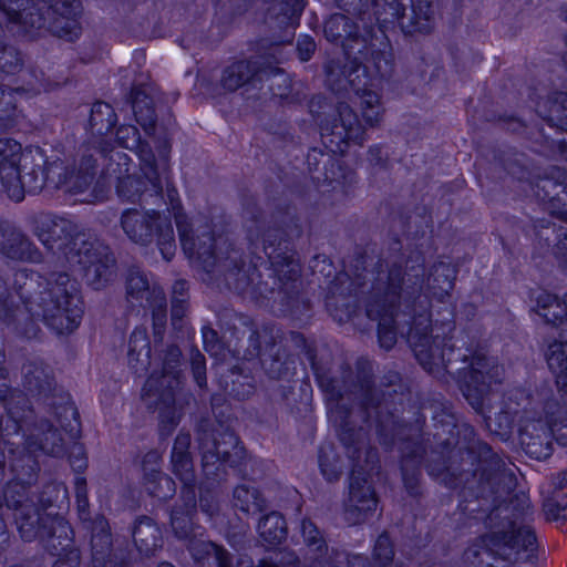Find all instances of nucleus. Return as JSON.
Listing matches in <instances>:
<instances>
[{
	"label": "nucleus",
	"mask_w": 567,
	"mask_h": 567,
	"mask_svg": "<svg viewBox=\"0 0 567 567\" xmlns=\"http://www.w3.org/2000/svg\"><path fill=\"white\" fill-rule=\"evenodd\" d=\"M533 311L546 323L563 326L558 338L548 346L546 355L548 367L556 375L561 396L567 401V296L560 301L555 296L542 291L536 298Z\"/></svg>",
	"instance_id": "5"
},
{
	"label": "nucleus",
	"mask_w": 567,
	"mask_h": 567,
	"mask_svg": "<svg viewBox=\"0 0 567 567\" xmlns=\"http://www.w3.org/2000/svg\"><path fill=\"white\" fill-rule=\"evenodd\" d=\"M190 436L179 434L173 445L172 464L175 474L185 483L193 482L192 461L188 454Z\"/></svg>",
	"instance_id": "19"
},
{
	"label": "nucleus",
	"mask_w": 567,
	"mask_h": 567,
	"mask_svg": "<svg viewBox=\"0 0 567 567\" xmlns=\"http://www.w3.org/2000/svg\"><path fill=\"white\" fill-rule=\"evenodd\" d=\"M551 436L563 444L567 445V425L557 429V424L550 425L543 420L526 421L519 430L520 443L526 446L527 452L537 454V450H533L536 445V440L539 444H548Z\"/></svg>",
	"instance_id": "14"
},
{
	"label": "nucleus",
	"mask_w": 567,
	"mask_h": 567,
	"mask_svg": "<svg viewBox=\"0 0 567 567\" xmlns=\"http://www.w3.org/2000/svg\"><path fill=\"white\" fill-rule=\"evenodd\" d=\"M49 435H50L51 437H54V436H55V432H49Z\"/></svg>",
	"instance_id": "60"
},
{
	"label": "nucleus",
	"mask_w": 567,
	"mask_h": 567,
	"mask_svg": "<svg viewBox=\"0 0 567 567\" xmlns=\"http://www.w3.org/2000/svg\"><path fill=\"white\" fill-rule=\"evenodd\" d=\"M159 484L161 485L165 484L167 487H169L172 484V481L169 477L162 475V476H159Z\"/></svg>",
	"instance_id": "50"
},
{
	"label": "nucleus",
	"mask_w": 567,
	"mask_h": 567,
	"mask_svg": "<svg viewBox=\"0 0 567 567\" xmlns=\"http://www.w3.org/2000/svg\"><path fill=\"white\" fill-rule=\"evenodd\" d=\"M503 372V368L497 365L494 360L477 357L472 363L470 380L463 389L464 395L468 402L475 408L478 406L480 401L475 392L481 396L486 389L491 388L492 383L499 381Z\"/></svg>",
	"instance_id": "13"
},
{
	"label": "nucleus",
	"mask_w": 567,
	"mask_h": 567,
	"mask_svg": "<svg viewBox=\"0 0 567 567\" xmlns=\"http://www.w3.org/2000/svg\"><path fill=\"white\" fill-rule=\"evenodd\" d=\"M103 109H105L107 113H111V111H112V110H111V107H110V105L104 104V103H97V104H95V105H94V107H93V111H92V112H93V115H94L96 112H102V111H103Z\"/></svg>",
	"instance_id": "45"
},
{
	"label": "nucleus",
	"mask_w": 567,
	"mask_h": 567,
	"mask_svg": "<svg viewBox=\"0 0 567 567\" xmlns=\"http://www.w3.org/2000/svg\"><path fill=\"white\" fill-rule=\"evenodd\" d=\"M377 508V499L371 486L363 482H351L347 508V519L351 524L363 522L369 513Z\"/></svg>",
	"instance_id": "15"
},
{
	"label": "nucleus",
	"mask_w": 567,
	"mask_h": 567,
	"mask_svg": "<svg viewBox=\"0 0 567 567\" xmlns=\"http://www.w3.org/2000/svg\"><path fill=\"white\" fill-rule=\"evenodd\" d=\"M528 542L532 535L516 527L512 520H502L482 538L485 550L493 557L492 567H514L519 554V538Z\"/></svg>",
	"instance_id": "9"
},
{
	"label": "nucleus",
	"mask_w": 567,
	"mask_h": 567,
	"mask_svg": "<svg viewBox=\"0 0 567 567\" xmlns=\"http://www.w3.org/2000/svg\"><path fill=\"white\" fill-rule=\"evenodd\" d=\"M235 504L246 513H256L261 511L264 501L256 489L246 485H240L234 491Z\"/></svg>",
	"instance_id": "24"
},
{
	"label": "nucleus",
	"mask_w": 567,
	"mask_h": 567,
	"mask_svg": "<svg viewBox=\"0 0 567 567\" xmlns=\"http://www.w3.org/2000/svg\"><path fill=\"white\" fill-rule=\"evenodd\" d=\"M193 369L197 383L202 385L204 380V358L200 354L194 358Z\"/></svg>",
	"instance_id": "41"
},
{
	"label": "nucleus",
	"mask_w": 567,
	"mask_h": 567,
	"mask_svg": "<svg viewBox=\"0 0 567 567\" xmlns=\"http://www.w3.org/2000/svg\"><path fill=\"white\" fill-rule=\"evenodd\" d=\"M174 292L183 293L186 290V282L185 281H177L175 282L173 287Z\"/></svg>",
	"instance_id": "46"
},
{
	"label": "nucleus",
	"mask_w": 567,
	"mask_h": 567,
	"mask_svg": "<svg viewBox=\"0 0 567 567\" xmlns=\"http://www.w3.org/2000/svg\"><path fill=\"white\" fill-rule=\"evenodd\" d=\"M21 427V425L17 424V426H14L13 429V433H18V430Z\"/></svg>",
	"instance_id": "57"
},
{
	"label": "nucleus",
	"mask_w": 567,
	"mask_h": 567,
	"mask_svg": "<svg viewBox=\"0 0 567 567\" xmlns=\"http://www.w3.org/2000/svg\"><path fill=\"white\" fill-rule=\"evenodd\" d=\"M142 529H143V523H140V525L133 532L134 542L136 544H138V542L141 540L140 535L143 533Z\"/></svg>",
	"instance_id": "47"
},
{
	"label": "nucleus",
	"mask_w": 567,
	"mask_h": 567,
	"mask_svg": "<svg viewBox=\"0 0 567 567\" xmlns=\"http://www.w3.org/2000/svg\"><path fill=\"white\" fill-rule=\"evenodd\" d=\"M258 532L260 537L269 545L279 544L287 534L284 517L278 513L267 515L259 522Z\"/></svg>",
	"instance_id": "21"
},
{
	"label": "nucleus",
	"mask_w": 567,
	"mask_h": 567,
	"mask_svg": "<svg viewBox=\"0 0 567 567\" xmlns=\"http://www.w3.org/2000/svg\"><path fill=\"white\" fill-rule=\"evenodd\" d=\"M87 177L68 172L61 162L47 163L40 147L23 148L11 138H0V183L14 200L20 202L27 193L35 194L45 186L81 193Z\"/></svg>",
	"instance_id": "2"
},
{
	"label": "nucleus",
	"mask_w": 567,
	"mask_h": 567,
	"mask_svg": "<svg viewBox=\"0 0 567 567\" xmlns=\"http://www.w3.org/2000/svg\"><path fill=\"white\" fill-rule=\"evenodd\" d=\"M157 378H155L154 375H152L145 383L144 388H143V396H148L151 398L152 395H159L161 398H164L166 396V393L165 391H159L158 388H156L157 385Z\"/></svg>",
	"instance_id": "38"
},
{
	"label": "nucleus",
	"mask_w": 567,
	"mask_h": 567,
	"mask_svg": "<svg viewBox=\"0 0 567 567\" xmlns=\"http://www.w3.org/2000/svg\"><path fill=\"white\" fill-rule=\"evenodd\" d=\"M298 53L301 61H308L315 52L316 44L310 37H302L298 40Z\"/></svg>",
	"instance_id": "36"
},
{
	"label": "nucleus",
	"mask_w": 567,
	"mask_h": 567,
	"mask_svg": "<svg viewBox=\"0 0 567 567\" xmlns=\"http://www.w3.org/2000/svg\"><path fill=\"white\" fill-rule=\"evenodd\" d=\"M115 156L118 158V161H123L124 162L123 164L126 165V159H127L126 154L121 153V152H116Z\"/></svg>",
	"instance_id": "51"
},
{
	"label": "nucleus",
	"mask_w": 567,
	"mask_h": 567,
	"mask_svg": "<svg viewBox=\"0 0 567 567\" xmlns=\"http://www.w3.org/2000/svg\"><path fill=\"white\" fill-rule=\"evenodd\" d=\"M215 462L229 463L230 465H233V461H230L229 452L225 449H221L220 444H218L216 446V453H212V452L207 451V452H204V454H203V466L207 473H208L209 465L215 464Z\"/></svg>",
	"instance_id": "32"
},
{
	"label": "nucleus",
	"mask_w": 567,
	"mask_h": 567,
	"mask_svg": "<svg viewBox=\"0 0 567 567\" xmlns=\"http://www.w3.org/2000/svg\"><path fill=\"white\" fill-rule=\"evenodd\" d=\"M142 171L145 178L152 187V190L157 193L161 189V185L157 177V172L154 166V157L152 154L141 155Z\"/></svg>",
	"instance_id": "30"
},
{
	"label": "nucleus",
	"mask_w": 567,
	"mask_h": 567,
	"mask_svg": "<svg viewBox=\"0 0 567 567\" xmlns=\"http://www.w3.org/2000/svg\"><path fill=\"white\" fill-rule=\"evenodd\" d=\"M388 65L389 60L383 54L373 53L364 64L353 65L348 70V82L360 100L362 116L370 126L381 118L380 99L373 89L380 83V76Z\"/></svg>",
	"instance_id": "7"
},
{
	"label": "nucleus",
	"mask_w": 567,
	"mask_h": 567,
	"mask_svg": "<svg viewBox=\"0 0 567 567\" xmlns=\"http://www.w3.org/2000/svg\"><path fill=\"white\" fill-rule=\"evenodd\" d=\"M172 526L179 538H187L192 529V517L189 514L179 516L177 512L172 515Z\"/></svg>",
	"instance_id": "33"
},
{
	"label": "nucleus",
	"mask_w": 567,
	"mask_h": 567,
	"mask_svg": "<svg viewBox=\"0 0 567 567\" xmlns=\"http://www.w3.org/2000/svg\"><path fill=\"white\" fill-rule=\"evenodd\" d=\"M4 362V355L2 351L0 350V400L6 402V409L8 411L9 417L14 422L18 423L17 416L18 412L16 411V408L13 406V403H20L23 401V398L20 393L11 392L6 383V370L2 368V364Z\"/></svg>",
	"instance_id": "25"
},
{
	"label": "nucleus",
	"mask_w": 567,
	"mask_h": 567,
	"mask_svg": "<svg viewBox=\"0 0 567 567\" xmlns=\"http://www.w3.org/2000/svg\"><path fill=\"white\" fill-rule=\"evenodd\" d=\"M228 444L233 446L234 455L240 456L243 453V449L237 445V440L233 435H228Z\"/></svg>",
	"instance_id": "43"
},
{
	"label": "nucleus",
	"mask_w": 567,
	"mask_h": 567,
	"mask_svg": "<svg viewBox=\"0 0 567 567\" xmlns=\"http://www.w3.org/2000/svg\"><path fill=\"white\" fill-rule=\"evenodd\" d=\"M122 228L132 241L140 245H147L156 236L163 258L171 260L174 256L176 250L174 231L167 218L154 212L128 209L122 215Z\"/></svg>",
	"instance_id": "8"
},
{
	"label": "nucleus",
	"mask_w": 567,
	"mask_h": 567,
	"mask_svg": "<svg viewBox=\"0 0 567 567\" xmlns=\"http://www.w3.org/2000/svg\"><path fill=\"white\" fill-rule=\"evenodd\" d=\"M78 501H79V506H80L81 508H83V507H84V504L82 505V496H81L80 492H78Z\"/></svg>",
	"instance_id": "53"
},
{
	"label": "nucleus",
	"mask_w": 567,
	"mask_h": 567,
	"mask_svg": "<svg viewBox=\"0 0 567 567\" xmlns=\"http://www.w3.org/2000/svg\"><path fill=\"white\" fill-rule=\"evenodd\" d=\"M136 130L134 127H122L117 131V138L123 147L132 148L136 143Z\"/></svg>",
	"instance_id": "37"
},
{
	"label": "nucleus",
	"mask_w": 567,
	"mask_h": 567,
	"mask_svg": "<svg viewBox=\"0 0 567 567\" xmlns=\"http://www.w3.org/2000/svg\"><path fill=\"white\" fill-rule=\"evenodd\" d=\"M23 495L24 486L19 483L10 484L7 487L4 495L7 504L6 506L0 504V533L3 530L4 509H13L18 529L24 540L30 542L37 537H58L63 554L59 555L53 567H78L80 555L72 547L71 529L68 523L61 517L47 516L44 518L31 505L22 503Z\"/></svg>",
	"instance_id": "4"
},
{
	"label": "nucleus",
	"mask_w": 567,
	"mask_h": 567,
	"mask_svg": "<svg viewBox=\"0 0 567 567\" xmlns=\"http://www.w3.org/2000/svg\"><path fill=\"white\" fill-rule=\"evenodd\" d=\"M324 34L330 41L352 38L357 34V27L346 16L332 14L324 23Z\"/></svg>",
	"instance_id": "22"
},
{
	"label": "nucleus",
	"mask_w": 567,
	"mask_h": 567,
	"mask_svg": "<svg viewBox=\"0 0 567 567\" xmlns=\"http://www.w3.org/2000/svg\"><path fill=\"white\" fill-rule=\"evenodd\" d=\"M99 526L101 528V532H103V535L101 536H93L92 538V546L93 548H96L97 546L101 545V547H109L111 545V539H110V535L106 533L105 530V527H106V524L104 520H100L99 522Z\"/></svg>",
	"instance_id": "40"
},
{
	"label": "nucleus",
	"mask_w": 567,
	"mask_h": 567,
	"mask_svg": "<svg viewBox=\"0 0 567 567\" xmlns=\"http://www.w3.org/2000/svg\"><path fill=\"white\" fill-rule=\"evenodd\" d=\"M40 447H41V450H43L44 452L50 453V454H58L59 453V449H56L54 446L49 447L47 442L42 443Z\"/></svg>",
	"instance_id": "49"
},
{
	"label": "nucleus",
	"mask_w": 567,
	"mask_h": 567,
	"mask_svg": "<svg viewBox=\"0 0 567 567\" xmlns=\"http://www.w3.org/2000/svg\"><path fill=\"white\" fill-rule=\"evenodd\" d=\"M146 527L153 529L152 525L148 522L146 523Z\"/></svg>",
	"instance_id": "61"
},
{
	"label": "nucleus",
	"mask_w": 567,
	"mask_h": 567,
	"mask_svg": "<svg viewBox=\"0 0 567 567\" xmlns=\"http://www.w3.org/2000/svg\"><path fill=\"white\" fill-rule=\"evenodd\" d=\"M0 251L12 259L34 261L38 251L20 233L0 228Z\"/></svg>",
	"instance_id": "18"
},
{
	"label": "nucleus",
	"mask_w": 567,
	"mask_h": 567,
	"mask_svg": "<svg viewBox=\"0 0 567 567\" xmlns=\"http://www.w3.org/2000/svg\"><path fill=\"white\" fill-rule=\"evenodd\" d=\"M454 276V269L449 264L441 262L434 266L432 274L427 278V288L433 296L443 300L453 289Z\"/></svg>",
	"instance_id": "20"
},
{
	"label": "nucleus",
	"mask_w": 567,
	"mask_h": 567,
	"mask_svg": "<svg viewBox=\"0 0 567 567\" xmlns=\"http://www.w3.org/2000/svg\"><path fill=\"white\" fill-rule=\"evenodd\" d=\"M47 9L45 0H0V14L25 32L42 27Z\"/></svg>",
	"instance_id": "11"
},
{
	"label": "nucleus",
	"mask_w": 567,
	"mask_h": 567,
	"mask_svg": "<svg viewBox=\"0 0 567 567\" xmlns=\"http://www.w3.org/2000/svg\"><path fill=\"white\" fill-rule=\"evenodd\" d=\"M249 65L246 62H238L229 66L223 75V84L227 90H236L248 79Z\"/></svg>",
	"instance_id": "26"
},
{
	"label": "nucleus",
	"mask_w": 567,
	"mask_h": 567,
	"mask_svg": "<svg viewBox=\"0 0 567 567\" xmlns=\"http://www.w3.org/2000/svg\"><path fill=\"white\" fill-rule=\"evenodd\" d=\"M162 379L164 381H167L168 384H171V382L173 381V378H171L169 375H163Z\"/></svg>",
	"instance_id": "52"
},
{
	"label": "nucleus",
	"mask_w": 567,
	"mask_h": 567,
	"mask_svg": "<svg viewBox=\"0 0 567 567\" xmlns=\"http://www.w3.org/2000/svg\"><path fill=\"white\" fill-rule=\"evenodd\" d=\"M75 281L66 274H51L42 279L27 268L13 274L8 299L0 305V321L14 324L28 338L29 324L42 320L58 333L75 330L82 317Z\"/></svg>",
	"instance_id": "1"
},
{
	"label": "nucleus",
	"mask_w": 567,
	"mask_h": 567,
	"mask_svg": "<svg viewBox=\"0 0 567 567\" xmlns=\"http://www.w3.org/2000/svg\"><path fill=\"white\" fill-rule=\"evenodd\" d=\"M150 343L147 340L146 332L143 330H136L132 333L130 339L128 358L130 364L137 371V367L133 363L135 360L142 365H146L150 359Z\"/></svg>",
	"instance_id": "23"
},
{
	"label": "nucleus",
	"mask_w": 567,
	"mask_h": 567,
	"mask_svg": "<svg viewBox=\"0 0 567 567\" xmlns=\"http://www.w3.org/2000/svg\"><path fill=\"white\" fill-rule=\"evenodd\" d=\"M206 547L208 553L210 550L214 553L216 559L218 560V567H228V553L225 549L213 543L207 544Z\"/></svg>",
	"instance_id": "39"
},
{
	"label": "nucleus",
	"mask_w": 567,
	"mask_h": 567,
	"mask_svg": "<svg viewBox=\"0 0 567 567\" xmlns=\"http://www.w3.org/2000/svg\"><path fill=\"white\" fill-rule=\"evenodd\" d=\"M412 11L414 16L413 30L419 32L427 31L432 13L429 0L412 1Z\"/></svg>",
	"instance_id": "27"
},
{
	"label": "nucleus",
	"mask_w": 567,
	"mask_h": 567,
	"mask_svg": "<svg viewBox=\"0 0 567 567\" xmlns=\"http://www.w3.org/2000/svg\"><path fill=\"white\" fill-rule=\"evenodd\" d=\"M178 315H179V309L174 306V308H173V316H178Z\"/></svg>",
	"instance_id": "54"
},
{
	"label": "nucleus",
	"mask_w": 567,
	"mask_h": 567,
	"mask_svg": "<svg viewBox=\"0 0 567 567\" xmlns=\"http://www.w3.org/2000/svg\"><path fill=\"white\" fill-rule=\"evenodd\" d=\"M4 431H7L8 435L11 433L10 430H9V425L6 426Z\"/></svg>",
	"instance_id": "59"
},
{
	"label": "nucleus",
	"mask_w": 567,
	"mask_h": 567,
	"mask_svg": "<svg viewBox=\"0 0 567 567\" xmlns=\"http://www.w3.org/2000/svg\"><path fill=\"white\" fill-rule=\"evenodd\" d=\"M158 567H173V565L168 563H162Z\"/></svg>",
	"instance_id": "55"
},
{
	"label": "nucleus",
	"mask_w": 567,
	"mask_h": 567,
	"mask_svg": "<svg viewBox=\"0 0 567 567\" xmlns=\"http://www.w3.org/2000/svg\"><path fill=\"white\" fill-rule=\"evenodd\" d=\"M567 484V472L559 473L557 475V481L554 483L556 488H564Z\"/></svg>",
	"instance_id": "44"
},
{
	"label": "nucleus",
	"mask_w": 567,
	"mask_h": 567,
	"mask_svg": "<svg viewBox=\"0 0 567 567\" xmlns=\"http://www.w3.org/2000/svg\"><path fill=\"white\" fill-rule=\"evenodd\" d=\"M374 555L381 561L390 560L393 556L390 539L386 535H381L374 546Z\"/></svg>",
	"instance_id": "34"
},
{
	"label": "nucleus",
	"mask_w": 567,
	"mask_h": 567,
	"mask_svg": "<svg viewBox=\"0 0 567 567\" xmlns=\"http://www.w3.org/2000/svg\"><path fill=\"white\" fill-rule=\"evenodd\" d=\"M19 63V58L13 48H1L0 50V68L7 72H11Z\"/></svg>",
	"instance_id": "35"
},
{
	"label": "nucleus",
	"mask_w": 567,
	"mask_h": 567,
	"mask_svg": "<svg viewBox=\"0 0 567 567\" xmlns=\"http://www.w3.org/2000/svg\"><path fill=\"white\" fill-rule=\"evenodd\" d=\"M287 267L289 268L288 272L291 275H297L299 272V265L293 261L288 262Z\"/></svg>",
	"instance_id": "48"
},
{
	"label": "nucleus",
	"mask_w": 567,
	"mask_h": 567,
	"mask_svg": "<svg viewBox=\"0 0 567 567\" xmlns=\"http://www.w3.org/2000/svg\"><path fill=\"white\" fill-rule=\"evenodd\" d=\"M363 135L364 126L353 111L343 103L338 107V118L321 127L322 142L331 153L343 154L350 142L361 143Z\"/></svg>",
	"instance_id": "10"
},
{
	"label": "nucleus",
	"mask_w": 567,
	"mask_h": 567,
	"mask_svg": "<svg viewBox=\"0 0 567 567\" xmlns=\"http://www.w3.org/2000/svg\"><path fill=\"white\" fill-rule=\"evenodd\" d=\"M419 272L414 275L406 274L400 277L399 272H392L389 277V287L382 299L374 300L367 308L368 317L378 320V337L380 346L386 350L391 349L396 342V331L393 326V302L395 299L408 300L412 289L420 286Z\"/></svg>",
	"instance_id": "6"
},
{
	"label": "nucleus",
	"mask_w": 567,
	"mask_h": 567,
	"mask_svg": "<svg viewBox=\"0 0 567 567\" xmlns=\"http://www.w3.org/2000/svg\"><path fill=\"white\" fill-rule=\"evenodd\" d=\"M423 321H424V320L422 319V317H420L415 323H416L417 326H421V324L423 323Z\"/></svg>",
	"instance_id": "56"
},
{
	"label": "nucleus",
	"mask_w": 567,
	"mask_h": 567,
	"mask_svg": "<svg viewBox=\"0 0 567 567\" xmlns=\"http://www.w3.org/2000/svg\"><path fill=\"white\" fill-rule=\"evenodd\" d=\"M142 181L128 175L120 179L117 184V193L120 196L133 200L135 196L142 192Z\"/></svg>",
	"instance_id": "29"
},
{
	"label": "nucleus",
	"mask_w": 567,
	"mask_h": 567,
	"mask_svg": "<svg viewBox=\"0 0 567 567\" xmlns=\"http://www.w3.org/2000/svg\"><path fill=\"white\" fill-rule=\"evenodd\" d=\"M127 292L132 296L143 297L146 295L147 301L154 308V317L156 321L162 322L165 318L166 299L161 288H153L150 291L146 277L140 271H133L127 278Z\"/></svg>",
	"instance_id": "17"
},
{
	"label": "nucleus",
	"mask_w": 567,
	"mask_h": 567,
	"mask_svg": "<svg viewBox=\"0 0 567 567\" xmlns=\"http://www.w3.org/2000/svg\"><path fill=\"white\" fill-rule=\"evenodd\" d=\"M74 225L58 216H43L38 225L39 240L71 267L81 266L90 285L100 289L112 276L113 258L107 249L83 235L73 236Z\"/></svg>",
	"instance_id": "3"
},
{
	"label": "nucleus",
	"mask_w": 567,
	"mask_h": 567,
	"mask_svg": "<svg viewBox=\"0 0 567 567\" xmlns=\"http://www.w3.org/2000/svg\"><path fill=\"white\" fill-rule=\"evenodd\" d=\"M301 532L308 546H315L316 550L323 548V542L317 527L310 520H303Z\"/></svg>",
	"instance_id": "31"
},
{
	"label": "nucleus",
	"mask_w": 567,
	"mask_h": 567,
	"mask_svg": "<svg viewBox=\"0 0 567 567\" xmlns=\"http://www.w3.org/2000/svg\"><path fill=\"white\" fill-rule=\"evenodd\" d=\"M167 197L171 202L172 209L174 212V217L176 220V226L179 233L181 245L184 252L189 258L205 259L206 255H213V246L206 243L199 244L196 246L193 236H189L187 217L178 209V205L175 203L177 200V193L175 189H167Z\"/></svg>",
	"instance_id": "16"
},
{
	"label": "nucleus",
	"mask_w": 567,
	"mask_h": 567,
	"mask_svg": "<svg viewBox=\"0 0 567 567\" xmlns=\"http://www.w3.org/2000/svg\"><path fill=\"white\" fill-rule=\"evenodd\" d=\"M408 341L419 362L430 372L443 368L452 360V349L445 348L446 344L442 348L444 340H441L437 334L432 339L425 333H420L416 328H411Z\"/></svg>",
	"instance_id": "12"
},
{
	"label": "nucleus",
	"mask_w": 567,
	"mask_h": 567,
	"mask_svg": "<svg viewBox=\"0 0 567 567\" xmlns=\"http://www.w3.org/2000/svg\"><path fill=\"white\" fill-rule=\"evenodd\" d=\"M319 465L322 472V475L328 481L336 480L340 474V465L338 461L334 458V454L332 450H326V447H321L319 453Z\"/></svg>",
	"instance_id": "28"
},
{
	"label": "nucleus",
	"mask_w": 567,
	"mask_h": 567,
	"mask_svg": "<svg viewBox=\"0 0 567 567\" xmlns=\"http://www.w3.org/2000/svg\"><path fill=\"white\" fill-rule=\"evenodd\" d=\"M58 492H59V493H60V492H62L63 497H64V496H65V494H66V491H65L64 488H61V489H59Z\"/></svg>",
	"instance_id": "58"
},
{
	"label": "nucleus",
	"mask_w": 567,
	"mask_h": 567,
	"mask_svg": "<svg viewBox=\"0 0 567 567\" xmlns=\"http://www.w3.org/2000/svg\"><path fill=\"white\" fill-rule=\"evenodd\" d=\"M389 7L392 10V16L395 19H400L403 16L404 8L401 3V0H393L389 2Z\"/></svg>",
	"instance_id": "42"
}]
</instances>
